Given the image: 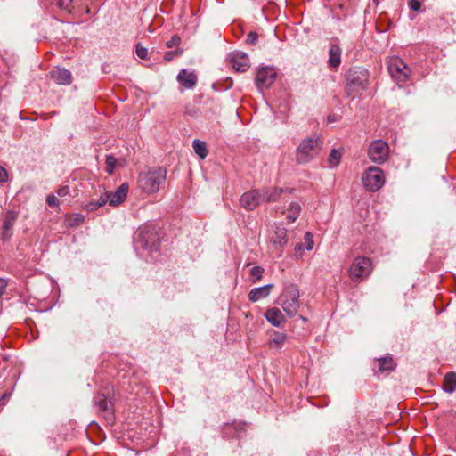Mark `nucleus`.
Masks as SVG:
<instances>
[{
	"mask_svg": "<svg viewBox=\"0 0 456 456\" xmlns=\"http://www.w3.org/2000/svg\"><path fill=\"white\" fill-rule=\"evenodd\" d=\"M264 273V268L261 266H254L250 270V276L252 278L253 282H256L257 281L261 280Z\"/></svg>",
	"mask_w": 456,
	"mask_h": 456,
	"instance_id": "nucleus-29",
	"label": "nucleus"
},
{
	"mask_svg": "<svg viewBox=\"0 0 456 456\" xmlns=\"http://www.w3.org/2000/svg\"><path fill=\"white\" fill-rule=\"evenodd\" d=\"M129 185L127 183H123L114 192H108L110 196L109 204L112 207H116L124 202L127 197Z\"/></svg>",
	"mask_w": 456,
	"mask_h": 456,
	"instance_id": "nucleus-16",
	"label": "nucleus"
},
{
	"mask_svg": "<svg viewBox=\"0 0 456 456\" xmlns=\"http://www.w3.org/2000/svg\"><path fill=\"white\" fill-rule=\"evenodd\" d=\"M166 169L162 167H153L139 174L137 181L138 187L146 193H155L166 181Z\"/></svg>",
	"mask_w": 456,
	"mask_h": 456,
	"instance_id": "nucleus-2",
	"label": "nucleus"
},
{
	"mask_svg": "<svg viewBox=\"0 0 456 456\" xmlns=\"http://www.w3.org/2000/svg\"><path fill=\"white\" fill-rule=\"evenodd\" d=\"M395 363L390 355L375 359L372 369L376 375L379 373L389 372L395 370Z\"/></svg>",
	"mask_w": 456,
	"mask_h": 456,
	"instance_id": "nucleus-14",
	"label": "nucleus"
},
{
	"mask_svg": "<svg viewBox=\"0 0 456 456\" xmlns=\"http://www.w3.org/2000/svg\"><path fill=\"white\" fill-rule=\"evenodd\" d=\"M159 242V235L152 226H144L141 228L135 238V244L150 251L158 250Z\"/></svg>",
	"mask_w": 456,
	"mask_h": 456,
	"instance_id": "nucleus-7",
	"label": "nucleus"
},
{
	"mask_svg": "<svg viewBox=\"0 0 456 456\" xmlns=\"http://www.w3.org/2000/svg\"><path fill=\"white\" fill-rule=\"evenodd\" d=\"M273 284H267L262 287L252 289L248 293V299L251 302H257L262 298H265L270 295Z\"/></svg>",
	"mask_w": 456,
	"mask_h": 456,
	"instance_id": "nucleus-19",
	"label": "nucleus"
},
{
	"mask_svg": "<svg viewBox=\"0 0 456 456\" xmlns=\"http://www.w3.org/2000/svg\"><path fill=\"white\" fill-rule=\"evenodd\" d=\"M69 191L68 186H61L57 190L56 193L59 197H64L69 193Z\"/></svg>",
	"mask_w": 456,
	"mask_h": 456,
	"instance_id": "nucleus-43",
	"label": "nucleus"
},
{
	"mask_svg": "<svg viewBox=\"0 0 456 456\" xmlns=\"http://www.w3.org/2000/svg\"><path fill=\"white\" fill-rule=\"evenodd\" d=\"M46 202L49 207L54 208L59 206V200L55 195H49L46 199Z\"/></svg>",
	"mask_w": 456,
	"mask_h": 456,
	"instance_id": "nucleus-35",
	"label": "nucleus"
},
{
	"mask_svg": "<svg viewBox=\"0 0 456 456\" xmlns=\"http://www.w3.org/2000/svg\"><path fill=\"white\" fill-rule=\"evenodd\" d=\"M181 43V37L177 35H174L169 40L166 42V46L167 48H172L174 46L178 45Z\"/></svg>",
	"mask_w": 456,
	"mask_h": 456,
	"instance_id": "nucleus-33",
	"label": "nucleus"
},
{
	"mask_svg": "<svg viewBox=\"0 0 456 456\" xmlns=\"http://www.w3.org/2000/svg\"><path fill=\"white\" fill-rule=\"evenodd\" d=\"M265 316L266 320L274 327H280L281 323L285 322L283 314L279 308L273 307L268 309Z\"/></svg>",
	"mask_w": 456,
	"mask_h": 456,
	"instance_id": "nucleus-20",
	"label": "nucleus"
},
{
	"mask_svg": "<svg viewBox=\"0 0 456 456\" xmlns=\"http://www.w3.org/2000/svg\"><path fill=\"white\" fill-rule=\"evenodd\" d=\"M84 222V217L81 215H76L74 217V222L71 224H80Z\"/></svg>",
	"mask_w": 456,
	"mask_h": 456,
	"instance_id": "nucleus-45",
	"label": "nucleus"
},
{
	"mask_svg": "<svg viewBox=\"0 0 456 456\" xmlns=\"http://www.w3.org/2000/svg\"><path fill=\"white\" fill-rule=\"evenodd\" d=\"M409 7L412 11H419L421 8V3L419 0H410Z\"/></svg>",
	"mask_w": 456,
	"mask_h": 456,
	"instance_id": "nucleus-40",
	"label": "nucleus"
},
{
	"mask_svg": "<svg viewBox=\"0 0 456 456\" xmlns=\"http://www.w3.org/2000/svg\"><path fill=\"white\" fill-rule=\"evenodd\" d=\"M98 208H99V206L95 200H92V201L88 202L85 207V209L89 212L94 211Z\"/></svg>",
	"mask_w": 456,
	"mask_h": 456,
	"instance_id": "nucleus-41",
	"label": "nucleus"
},
{
	"mask_svg": "<svg viewBox=\"0 0 456 456\" xmlns=\"http://www.w3.org/2000/svg\"><path fill=\"white\" fill-rule=\"evenodd\" d=\"M362 180L367 191H377L384 185L385 176L379 167H370L363 173Z\"/></svg>",
	"mask_w": 456,
	"mask_h": 456,
	"instance_id": "nucleus-9",
	"label": "nucleus"
},
{
	"mask_svg": "<svg viewBox=\"0 0 456 456\" xmlns=\"http://www.w3.org/2000/svg\"><path fill=\"white\" fill-rule=\"evenodd\" d=\"M180 54H182V50L167 52L164 55V59L169 61L174 58V56H178Z\"/></svg>",
	"mask_w": 456,
	"mask_h": 456,
	"instance_id": "nucleus-37",
	"label": "nucleus"
},
{
	"mask_svg": "<svg viewBox=\"0 0 456 456\" xmlns=\"http://www.w3.org/2000/svg\"><path fill=\"white\" fill-rule=\"evenodd\" d=\"M110 196L107 195V191L102 193L100 198L95 200L99 206V208L104 206L107 202H109Z\"/></svg>",
	"mask_w": 456,
	"mask_h": 456,
	"instance_id": "nucleus-36",
	"label": "nucleus"
},
{
	"mask_svg": "<svg viewBox=\"0 0 456 456\" xmlns=\"http://www.w3.org/2000/svg\"><path fill=\"white\" fill-rule=\"evenodd\" d=\"M178 82L185 88H193L198 81L196 74L187 69H182L177 75Z\"/></svg>",
	"mask_w": 456,
	"mask_h": 456,
	"instance_id": "nucleus-17",
	"label": "nucleus"
},
{
	"mask_svg": "<svg viewBox=\"0 0 456 456\" xmlns=\"http://www.w3.org/2000/svg\"><path fill=\"white\" fill-rule=\"evenodd\" d=\"M230 63L238 72H245L249 68V59L243 52H233L229 54Z\"/></svg>",
	"mask_w": 456,
	"mask_h": 456,
	"instance_id": "nucleus-13",
	"label": "nucleus"
},
{
	"mask_svg": "<svg viewBox=\"0 0 456 456\" xmlns=\"http://www.w3.org/2000/svg\"><path fill=\"white\" fill-rule=\"evenodd\" d=\"M17 214L14 211H8L6 216L3 221V229H5L7 232H11L12 227L16 222Z\"/></svg>",
	"mask_w": 456,
	"mask_h": 456,
	"instance_id": "nucleus-26",
	"label": "nucleus"
},
{
	"mask_svg": "<svg viewBox=\"0 0 456 456\" xmlns=\"http://www.w3.org/2000/svg\"><path fill=\"white\" fill-rule=\"evenodd\" d=\"M369 85V72L362 67H354L348 70L346 75V94L354 97L359 90L365 89Z\"/></svg>",
	"mask_w": 456,
	"mask_h": 456,
	"instance_id": "nucleus-4",
	"label": "nucleus"
},
{
	"mask_svg": "<svg viewBox=\"0 0 456 456\" xmlns=\"http://www.w3.org/2000/svg\"><path fill=\"white\" fill-rule=\"evenodd\" d=\"M371 261L365 256L356 257L350 265L349 276L352 281L359 282L367 278L371 272Z\"/></svg>",
	"mask_w": 456,
	"mask_h": 456,
	"instance_id": "nucleus-8",
	"label": "nucleus"
},
{
	"mask_svg": "<svg viewBox=\"0 0 456 456\" xmlns=\"http://www.w3.org/2000/svg\"><path fill=\"white\" fill-rule=\"evenodd\" d=\"M389 155V146L383 140H375L368 149L369 159L376 164H383L387 161Z\"/></svg>",
	"mask_w": 456,
	"mask_h": 456,
	"instance_id": "nucleus-10",
	"label": "nucleus"
},
{
	"mask_svg": "<svg viewBox=\"0 0 456 456\" xmlns=\"http://www.w3.org/2000/svg\"><path fill=\"white\" fill-rule=\"evenodd\" d=\"M340 159H341V153L336 150V149H333L330 155H329V159H328V161H329V164L330 167H337L339 162H340Z\"/></svg>",
	"mask_w": 456,
	"mask_h": 456,
	"instance_id": "nucleus-27",
	"label": "nucleus"
},
{
	"mask_svg": "<svg viewBox=\"0 0 456 456\" xmlns=\"http://www.w3.org/2000/svg\"><path fill=\"white\" fill-rule=\"evenodd\" d=\"M11 396L10 393L5 392L0 398V410L2 407L6 403V402L9 400Z\"/></svg>",
	"mask_w": 456,
	"mask_h": 456,
	"instance_id": "nucleus-44",
	"label": "nucleus"
},
{
	"mask_svg": "<svg viewBox=\"0 0 456 456\" xmlns=\"http://www.w3.org/2000/svg\"><path fill=\"white\" fill-rule=\"evenodd\" d=\"M288 213L286 215V219L289 223H294L299 216L301 212V206L297 202H291L288 208Z\"/></svg>",
	"mask_w": 456,
	"mask_h": 456,
	"instance_id": "nucleus-24",
	"label": "nucleus"
},
{
	"mask_svg": "<svg viewBox=\"0 0 456 456\" xmlns=\"http://www.w3.org/2000/svg\"><path fill=\"white\" fill-rule=\"evenodd\" d=\"M287 232L285 229L276 231L275 237L273 239V245L281 251L287 243Z\"/></svg>",
	"mask_w": 456,
	"mask_h": 456,
	"instance_id": "nucleus-23",
	"label": "nucleus"
},
{
	"mask_svg": "<svg viewBox=\"0 0 456 456\" xmlns=\"http://www.w3.org/2000/svg\"><path fill=\"white\" fill-rule=\"evenodd\" d=\"M117 159L111 155H108L106 157V172L109 175L113 174L115 167L117 166Z\"/></svg>",
	"mask_w": 456,
	"mask_h": 456,
	"instance_id": "nucleus-28",
	"label": "nucleus"
},
{
	"mask_svg": "<svg viewBox=\"0 0 456 456\" xmlns=\"http://www.w3.org/2000/svg\"><path fill=\"white\" fill-rule=\"evenodd\" d=\"M305 246L303 243H297L296 246H295V256L297 258H301L303 256V249H304Z\"/></svg>",
	"mask_w": 456,
	"mask_h": 456,
	"instance_id": "nucleus-38",
	"label": "nucleus"
},
{
	"mask_svg": "<svg viewBox=\"0 0 456 456\" xmlns=\"http://www.w3.org/2000/svg\"><path fill=\"white\" fill-rule=\"evenodd\" d=\"M443 388L447 393H452L456 390V373L449 372L444 376Z\"/></svg>",
	"mask_w": 456,
	"mask_h": 456,
	"instance_id": "nucleus-22",
	"label": "nucleus"
},
{
	"mask_svg": "<svg viewBox=\"0 0 456 456\" xmlns=\"http://www.w3.org/2000/svg\"><path fill=\"white\" fill-rule=\"evenodd\" d=\"M322 142L318 136L304 139L297 149L296 159L304 164L312 160L320 151Z\"/></svg>",
	"mask_w": 456,
	"mask_h": 456,
	"instance_id": "nucleus-5",
	"label": "nucleus"
},
{
	"mask_svg": "<svg viewBox=\"0 0 456 456\" xmlns=\"http://www.w3.org/2000/svg\"><path fill=\"white\" fill-rule=\"evenodd\" d=\"M135 52L140 59L146 60L148 58V50L140 44L135 46Z\"/></svg>",
	"mask_w": 456,
	"mask_h": 456,
	"instance_id": "nucleus-32",
	"label": "nucleus"
},
{
	"mask_svg": "<svg viewBox=\"0 0 456 456\" xmlns=\"http://www.w3.org/2000/svg\"><path fill=\"white\" fill-rule=\"evenodd\" d=\"M276 78V71L273 68L265 67L259 69L256 77V84L258 89L263 90L273 85Z\"/></svg>",
	"mask_w": 456,
	"mask_h": 456,
	"instance_id": "nucleus-12",
	"label": "nucleus"
},
{
	"mask_svg": "<svg viewBox=\"0 0 456 456\" xmlns=\"http://www.w3.org/2000/svg\"><path fill=\"white\" fill-rule=\"evenodd\" d=\"M7 285H8V280L0 278V298L5 293Z\"/></svg>",
	"mask_w": 456,
	"mask_h": 456,
	"instance_id": "nucleus-39",
	"label": "nucleus"
},
{
	"mask_svg": "<svg viewBox=\"0 0 456 456\" xmlns=\"http://www.w3.org/2000/svg\"><path fill=\"white\" fill-rule=\"evenodd\" d=\"M192 147H193L195 153L200 159H205L208 156V151L207 149L205 142L199 140V139H195L192 142Z\"/></svg>",
	"mask_w": 456,
	"mask_h": 456,
	"instance_id": "nucleus-25",
	"label": "nucleus"
},
{
	"mask_svg": "<svg viewBox=\"0 0 456 456\" xmlns=\"http://www.w3.org/2000/svg\"><path fill=\"white\" fill-rule=\"evenodd\" d=\"M269 336L268 346L269 348L275 350L281 349L288 338L285 333L275 330L269 331Z\"/></svg>",
	"mask_w": 456,
	"mask_h": 456,
	"instance_id": "nucleus-18",
	"label": "nucleus"
},
{
	"mask_svg": "<svg viewBox=\"0 0 456 456\" xmlns=\"http://www.w3.org/2000/svg\"><path fill=\"white\" fill-rule=\"evenodd\" d=\"M282 192L283 189L276 187L250 190L241 195L240 204L247 210H254L261 203L277 201Z\"/></svg>",
	"mask_w": 456,
	"mask_h": 456,
	"instance_id": "nucleus-1",
	"label": "nucleus"
},
{
	"mask_svg": "<svg viewBox=\"0 0 456 456\" xmlns=\"http://www.w3.org/2000/svg\"><path fill=\"white\" fill-rule=\"evenodd\" d=\"M388 72L398 85L406 83L411 74V69L399 57H391L387 61Z\"/></svg>",
	"mask_w": 456,
	"mask_h": 456,
	"instance_id": "nucleus-6",
	"label": "nucleus"
},
{
	"mask_svg": "<svg viewBox=\"0 0 456 456\" xmlns=\"http://www.w3.org/2000/svg\"><path fill=\"white\" fill-rule=\"evenodd\" d=\"M8 180V173L6 169L0 166V183H5Z\"/></svg>",
	"mask_w": 456,
	"mask_h": 456,
	"instance_id": "nucleus-42",
	"label": "nucleus"
},
{
	"mask_svg": "<svg viewBox=\"0 0 456 456\" xmlns=\"http://www.w3.org/2000/svg\"><path fill=\"white\" fill-rule=\"evenodd\" d=\"M278 305L289 317H294L299 309V289L295 284H288L277 299Z\"/></svg>",
	"mask_w": 456,
	"mask_h": 456,
	"instance_id": "nucleus-3",
	"label": "nucleus"
},
{
	"mask_svg": "<svg viewBox=\"0 0 456 456\" xmlns=\"http://www.w3.org/2000/svg\"><path fill=\"white\" fill-rule=\"evenodd\" d=\"M304 240H305V248L307 250H312L314 245V236L310 232H306L304 235Z\"/></svg>",
	"mask_w": 456,
	"mask_h": 456,
	"instance_id": "nucleus-31",
	"label": "nucleus"
},
{
	"mask_svg": "<svg viewBox=\"0 0 456 456\" xmlns=\"http://www.w3.org/2000/svg\"><path fill=\"white\" fill-rule=\"evenodd\" d=\"M50 77L58 85L69 86L72 82L71 72L64 68H53L50 72Z\"/></svg>",
	"mask_w": 456,
	"mask_h": 456,
	"instance_id": "nucleus-15",
	"label": "nucleus"
},
{
	"mask_svg": "<svg viewBox=\"0 0 456 456\" xmlns=\"http://www.w3.org/2000/svg\"><path fill=\"white\" fill-rule=\"evenodd\" d=\"M301 319H302L303 321H306V319H305V317H303V316H301Z\"/></svg>",
	"mask_w": 456,
	"mask_h": 456,
	"instance_id": "nucleus-47",
	"label": "nucleus"
},
{
	"mask_svg": "<svg viewBox=\"0 0 456 456\" xmlns=\"http://www.w3.org/2000/svg\"><path fill=\"white\" fill-rule=\"evenodd\" d=\"M341 63V49L338 45H332L329 50V66L338 68Z\"/></svg>",
	"mask_w": 456,
	"mask_h": 456,
	"instance_id": "nucleus-21",
	"label": "nucleus"
},
{
	"mask_svg": "<svg viewBox=\"0 0 456 456\" xmlns=\"http://www.w3.org/2000/svg\"><path fill=\"white\" fill-rule=\"evenodd\" d=\"M94 406L97 411L103 416L107 423L112 424L114 421L113 403L103 395H97L94 398Z\"/></svg>",
	"mask_w": 456,
	"mask_h": 456,
	"instance_id": "nucleus-11",
	"label": "nucleus"
},
{
	"mask_svg": "<svg viewBox=\"0 0 456 456\" xmlns=\"http://www.w3.org/2000/svg\"><path fill=\"white\" fill-rule=\"evenodd\" d=\"M258 39L256 32L251 31L248 34L246 42L249 45H255Z\"/></svg>",
	"mask_w": 456,
	"mask_h": 456,
	"instance_id": "nucleus-34",
	"label": "nucleus"
},
{
	"mask_svg": "<svg viewBox=\"0 0 456 456\" xmlns=\"http://www.w3.org/2000/svg\"><path fill=\"white\" fill-rule=\"evenodd\" d=\"M11 236H12V231L7 232L5 229H3V232H2L3 240H10Z\"/></svg>",
	"mask_w": 456,
	"mask_h": 456,
	"instance_id": "nucleus-46",
	"label": "nucleus"
},
{
	"mask_svg": "<svg viewBox=\"0 0 456 456\" xmlns=\"http://www.w3.org/2000/svg\"><path fill=\"white\" fill-rule=\"evenodd\" d=\"M72 3L73 0H53V4H54L58 8L69 12H70Z\"/></svg>",
	"mask_w": 456,
	"mask_h": 456,
	"instance_id": "nucleus-30",
	"label": "nucleus"
}]
</instances>
